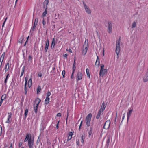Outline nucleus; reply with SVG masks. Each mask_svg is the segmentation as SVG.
I'll list each match as a JSON object with an SVG mask.
<instances>
[{
  "instance_id": "1",
  "label": "nucleus",
  "mask_w": 148,
  "mask_h": 148,
  "mask_svg": "<svg viewBox=\"0 0 148 148\" xmlns=\"http://www.w3.org/2000/svg\"><path fill=\"white\" fill-rule=\"evenodd\" d=\"M121 42L120 38L117 40L116 42V48L115 52L117 54V58H118L119 57V54L120 51V44Z\"/></svg>"
},
{
  "instance_id": "2",
  "label": "nucleus",
  "mask_w": 148,
  "mask_h": 148,
  "mask_svg": "<svg viewBox=\"0 0 148 148\" xmlns=\"http://www.w3.org/2000/svg\"><path fill=\"white\" fill-rule=\"evenodd\" d=\"M83 47L84 49L83 50L82 54L85 55L86 53L88 48V41L87 42H86V40L85 41Z\"/></svg>"
},
{
  "instance_id": "3",
  "label": "nucleus",
  "mask_w": 148,
  "mask_h": 148,
  "mask_svg": "<svg viewBox=\"0 0 148 148\" xmlns=\"http://www.w3.org/2000/svg\"><path fill=\"white\" fill-rule=\"evenodd\" d=\"M95 124L94 121H93L92 123V125L90 127V130L88 132V137L89 138H92L93 133V126L95 125Z\"/></svg>"
},
{
  "instance_id": "4",
  "label": "nucleus",
  "mask_w": 148,
  "mask_h": 148,
  "mask_svg": "<svg viewBox=\"0 0 148 148\" xmlns=\"http://www.w3.org/2000/svg\"><path fill=\"white\" fill-rule=\"evenodd\" d=\"M91 117V113H90L86 117V124L88 127H89L90 125Z\"/></svg>"
},
{
  "instance_id": "5",
  "label": "nucleus",
  "mask_w": 148,
  "mask_h": 148,
  "mask_svg": "<svg viewBox=\"0 0 148 148\" xmlns=\"http://www.w3.org/2000/svg\"><path fill=\"white\" fill-rule=\"evenodd\" d=\"M108 25L107 29V32L109 34L112 33V24L111 21H109L108 23Z\"/></svg>"
},
{
  "instance_id": "6",
  "label": "nucleus",
  "mask_w": 148,
  "mask_h": 148,
  "mask_svg": "<svg viewBox=\"0 0 148 148\" xmlns=\"http://www.w3.org/2000/svg\"><path fill=\"white\" fill-rule=\"evenodd\" d=\"M25 142H26L28 140V145L29 148H33L34 144V139H25Z\"/></svg>"
},
{
  "instance_id": "7",
  "label": "nucleus",
  "mask_w": 148,
  "mask_h": 148,
  "mask_svg": "<svg viewBox=\"0 0 148 148\" xmlns=\"http://www.w3.org/2000/svg\"><path fill=\"white\" fill-rule=\"evenodd\" d=\"M83 4L84 5L85 9L86 12L88 14H90L91 13V11L89 9V8L88 6H87L86 5L84 1H83Z\"/></svg>"
},
{
  "instance_id": "8",
  "label": "nucleus",
  "mask_w": 148,
  "mask_h": 148,
  "mask_svg": "<svg viewBox=\"0 0 148 148\" xmlns=\"http://www.w3.org/2000/svg\"><path fill=\"white\" fill-rule=\"evenodd\" d=\"M110 121H106L103 126V128L105 129H108L110 127Z\"/></svg>"
},
{
  "instance_id": "9",
  "label": "nucleus",
  "mask_w": 148,
  "mask_h": 148,
  "mask_svg": "<svg viewBox=\"0 0 148 148\" xmlns=\"http://www.w3.org/2000/svg\"><path fill=\"white\" fill-rule=\"evenodd\" d=\"M107 70L106 69H102V72L101 71V70H100L99 73V75L100 76H102V77H103V76L105 75H106L107 74Z\"/></svg>"
},
{
  "instance_id": "10",
  "label": "nucleus",
  "mask_w": 148,
  "mask_h": 148,
  "mask_svg": "<svg viewBox=\"0 0 148 148\" xmlns=\"http://www.w3.org/2000/svg\"><path fill=\"white\" fill-rule=\"evenodd\" d=\"M133 109H131L128 110V112H127V121H128L129 119L132 112Z\"/></svg>"
},
{
  "instance_id": "11",
  "label": "nucleus",
  "mask_w": 148,
  "mask_h": 148,
  "mask_svg": "<svg viewBox=\"0 0 148 148\" xmlns=\"http://www.w3.org/2000/svg\"><path fill=\"white\" fill-rule=\"evenodd\" d=\"M106 107V105L105 104L104 102H103L102 103L101 106V108L99 110L103 112L105 109Z\"/></svg>"
},
{
  "instance_id": "12",
  "label": "nucleus",
  "mask_w": 148,
  "mask_h": 148,
  "mask_svg": "<svg viewBox=\"0 0 148 148\" xmlns=\"http://www.w3.org/2000/svg\"><path fill=\"white\" fill-rule=\"evenodd\" d=\"M82 73L78 72L77 73L78 80H79L82 78Z\"/></svg>"
},
{
  "instance_id": "13",
  "label": "nucleus",
  "mask_w": 148,
  "mask_h": 148,
  "mask_svg": "<svg viewBox=\"0 0 148 148\" xmlns=\"http://www.w3.org/2000/svg\"><path fill=\"white\" fill-rule=\"evenodd\" d=\"M10 68V64L8 62L6 65L5 66V72H6Z\"/></svg>"
},
{
  "instance_id": "14",
  "label": "nucleus",
  "mask_w": 148,
  "mask_h": 148,
  "mask_svg": "<svg viewBox=\"0 0 148 148\" xmlns=\"http://www.w3.org/2000/svg\"><path fill=\"white\" fill-rule=\"evenodd\" d=\"M55 39L54 38H53L52 39V40L51 45V48L52 49H53L54 48L55 46Z\"/></svg>"
},
{
  "instance_id": "15",
  "label": "nucleus",
  "mask_w": 148,
  "mask_h": 148,
  "mask_svg": "<svg viewBox=\"0 0 148 148\" xmlns=\"http://www.w3.org/2000/svg\"><path fill=\"white\" fill-rule=\"evenodd\" d=\"M96 65L99 66L100 64V60L98 56H97V59L95 64Z\"/></svg>"
},
{
  "instance_id": "16",
  "label": "nucleus",
  "mask_w": 148,
  "mask_h": 148,
  "mask_svg": "<svg viewBox=\"0 0 148 148\" xmlns=\"http://www.w3.org/2000/svg\"><path fill=\"white\" fill-rule=\"evenodd\" d=\"M41 101V100L39 98H37L35 100V102L36 103V105H38L39 103Z\"/></svg>"
},
{
  "instance_id": "17",
  "label": "nucleus",
  "mask_w": 148,
  "mask_h": 148,
  "mask_svg": "<svg viewBox=\"0 0 148 148\" xmlns=\"http://www.w3.org/2000/svg\"><path fill=\"white\" fill-rule=\"evenodd\" d=\"M32 84V78H31L29 79L28 80V87L29 88H30Z\"/></svg>"
},
{
  "instance_id": "18",
  "label": "nucleus",
  "mask_w": 148,
  "mask_h": 148,
  "mask_svg": "<svg viewBox=\"0 0 148 148\" xmlns=\"http://www.w3.org/2000/svg\"><path fill=\"white\" fill-rule=\"evenodd\" d=\"M74 133L73 132H70L68 134V139H71L72 138V136Z\"/></svg>"
},
{
  "instance_id": "19",
  "label": "nucleus",
  "mask_w": 148,
  "mask_h": 148,
  "mask_svg": "<svg viewBox=\"0 0 148 148\" xmlns=\"http://www.w3.org/2000/svg\"><path fill=\"white\" fill-rule=\"evenodd\" d=\"M38 105H36L35 106V104H34V110L35 112L36 113H37L38 112Z\"/></svg>"
},
{
  "instance_id": "20",
  "label": "nucleus",
  "mask_w": 148,
  "mask_h": 148,
  "mask_svg": "<svg viewBox=\"0 0 148 148\" xmlns=\"http://www.w3.org/2000/svg\"><path fill=\"white\" fill-rule=\"evenodd\" d=\"M102 112V111H100V110H99V111L98 112L96 116V119H98L99 118V117L100 116L101 113Z\"/></svg>"
},
{
  "instance_id": "21",
  "label": "nucleus",
  "mask_w": 148,
  "mask_h": 148,
  "mask_svg": "<svg viewBox=\"0 0 148 148\" xmlns=\"http://www.w3.org/2000/svg\"><path fill=\"white\" fill-rule=\"evenodd\" d=\"M148 80V76L147 75H146L144 77L143 81L144 82H147Z\"/></svg>"
},
{
  "instance_id": "22",
  "label": "nucleus",
  "mask_w": 148,
  "mask_h": 148,
  "mask_svg": "<svg viewBox=\"0 0 148 148\" xmlns=\"http://www.w3.org/2000/svg\"><path fill=\"white\" fill-rule=\"evenodd\" d=\"M41 90V87L40 86H38L37 89V93L38 94L40 92Z\"/></svg>"
},
{
  "instance_id": "23",
  "label": "nucleus",
  "mask_w": 148,
  "mask_h": 148,
  "mask_svg": "<svg viewBox=\"0 0 148 148\" xmlns=\"http://www.w3.org/2000/svg\"><path fill=\"white\" fill-rule=\"evenodd\" d=\"M47 7H46V8H45V11L43 12V13L42 15V16L44 17L46 15L47 13Z\"/></svg>"
},
{
  "instance_id": "24",
  "label": "nucleus",
  "mask_w": 148,
  "mask_h": 148,
  "mask_svg": "<svg viewBox=\"0 0 148 148\" xmlns=\"http://www.w3.org/2000/svg\"><path fill=\"white\" fill-rule=\"evenodd\" d=\"M86 71L88 77H89V78H90V76L89 69L88 68H87L86 70Z\"/></svg>"
},
{
  "instance_id": "25",
  "label": "nucleus",
  "mask_w": 148,
  "mask_h": 148,
  "mask_svg": "<svg viewBox=\"0 0 148 148\" xmlns=\"http://www.w3.org/2000/svg\"><path fill=\"white\" fill-rule=\"evenodd\" d=\"M45 47L46 48H48L49 45V40L48 39L47 41L45 42Z\"/></svg>"
},
{
  "instance_id": "26",
  "label": "nucleus",
  "mask_w": 148,
  "mask_h": 148,
  "mask_svg": "<svg viewBox=\"0 0 148 148\" xmlns=\"http://www.w3.org/2000/svg\"><path fill=\"white\" fill-rule=\"evenodd\" d=\"M28 111V109H26L25 110V118H26L27 115V113Z\"/></svg>"
},
{
  "instance_id": "27",
  "label": "nucleus",
  "mask_w": 148,
  "mask_h": 148,
  "mask_svg": "<svg viewBox=\"0 0 148 148\" xmlns=\"http://www.w3.org/2000/svg\"><path fill=\"white\" fill-rule=\"evenodd\" d=\"M49 97H47L45 100V103L46 104H47L49 102Z\"/></svg>"
},
{
  "instance_id": "28",
  "label": "nucleus",
  "mask_w": 148,
  "mask_h": 148,
  "mask_svg": "<svg viewBox=\"0 0 148 148\" xmlns=\"http://www.w3.org/2000/svg\"><path fill=\"white\" fill-rule=\"evenodd\" d=\"M31 136L30 134H27L26 136L25 139H31Z\"/></svg>"
},
{
  "instance_id": "29",
  "label": "nucleus",
  "mask_w": 148,
  "mask_h": 148,
  "mask_svg": "<svg viewBox=\"0 0 148 148\" xmlns=\"http://www.w3.org/2000/svg\"><path fill=\"white\" fill-rule=\"evenodd\" d=\"M25 69V66H24L22 68V71L21 72V74L20 76V77H22L23 76V73H24Z\"/></svg>"
},
{
  "instance_id": "30",
  "label": "nucleus",
  "mask_w": 148,
  "mask_h": 148,
  "mask_svg": "<svg viewBox=\"0 0 148 148\" xmlns=\"http://www.w3.org/2000/svg\"><path fill=\"white\" fill-rule=\"evenodd\" d=\"M136 23L135 21L132 24V28H134L135 27H136Z\"/></svg>"
},
{
  "instance_id": "31",
  "label": "nucleus",
  "mask_w": 148,
  "mask_h": 148,
  "mask_svg": "<svg viewBox=\"0 0 148 148\" xmlns=\"http://www.w3.org/2000/svg\"><path fill=\"white\" fill-rule=\"evenodd\" d=\"M24 40V37L23 36L21 37L19 40V41L20 43H22L23 42Z\"/></svg>"
},
{
  "instance_id": "32",
  "label": "nucleus",
  "mask_w": 148,
  "mask_h": 148,
  "mask_svg": "<svg viewBox=\"0 0 148 148\" xmlns=\"http://www.w3.org/2000/svg\"><path fill=\"white\" fill-rule=\"evenodd\" d=\"M49 1L48 0H45L43 4L46 5V7H47V5L48 4Z\"/></svg>"
},
{
  "instance_id": "33",
  "label": "nucleus",
  "mask_w": 148,
  "mask_h": 148,
  "mask_svg": "<svg viewBox=\"0 0 148 148\" xmlns=\"http://www.w3.org/2000/svg\"><path fill=\"white\" fill-rule=\"evenodd\" d=\"M38 19L37 18H36L35 20V22L34 25H37L38 22Z\"/></svg>"
},
{
  "instance_id": "34",
  "label": "nucleus",
  "mask_w": 148,
  "mask_h": 148,
  "mask_svg": "<svg viewBox=\"0 0 148 148\" xmlns=\"http://www.w3.org/2000/svg\"><path fill=\"white\" fill-rule=\"evenodd\" d=\"M12 119H10L9 118H8L7 121H6V123H10L11 121H12Z\"/></svg>"
},
{
  "instance_id": "35",
  "label": "nucleus",
  "mask_w": 148,
  "mask_h": 148,
  "mask_svg": "<svg viewBox=\"0 0 148 148\" xmlns=\"http://www.w3.org/2000/svg\"><path fill=\"white\" fill-rule=\"evenodd\" d=\"M6 98V95L5 94H4L2 95V96L1 97V98H2V99H3L4 100Z\"/></svg>"
},
{
  "instance_id": "36",
  "label": "nucleus",
  "mask_w": 148,
  "mask_h": 148,
  "mask_svg": "<svg viewBox=\"0 0 148 148\" xmlns=\"http://www.w3.org/2000/svg\"><path fill=\"white\" fill-rule=\"evenodd\" d=\"M104 65L103 64H101V71L102 72V69H104Z\"/></svg>"
},
{
  "instance_id": "37",
  "label": "nucleus",
  "mask_w": 148,
  "mask_h": 148,
  "mask_svg": "<svg viewBox=\"0 0 148 148\" xmlns=\"http://www.w3.org/2000/svg\"><path fill=\"white\" fill-rule=\"evenodd\" d=\"M65 70H63L62 72V74L63 75V77L64 78L65 77Z\"/></svg>"
},
{
  "instance_id": "38",
  "label": "nucleus",
  "mask_w": 148,
  "mask_h": 148,
  "mask_svg": "<svg viewBox=\"0 0 148 148\" xmlns=\"http://www.w3.org/2000/svg\"><path fill=\"white\" fill-rule=\"evenodd\" d=\"M5 55V52H4V53H3L2 54V55L1 56V58H2V60H3H3L4 58Z\"/></svg>"
},
{
  "instance_id": "39",
  "label": "nucleus",
  "mask_w": 148,
  "mask_h": 148,
  "mask_svg": "<svg viewBox=\"0 0 148 148\" xmlns=\"http://www.w3.org/2000/svg\"><path fill=\"white\" fill-rule=\"evenodd\" d=\"M26 85H25V87H24V90L25 91V94H26L27 93V88L26 87Z\"/></svg>"
},
{
  "instance_id": "40",
  "label": "nucleus",
  "mask_w": 148,
  "mask_h": 148,
  "mask_svg": "<svg viewBox=\"0 0 148 148\" xmlns=\"http://www.w3.org/2000/svg\"><path fill=\"white\" fill-rule=\"evenodd\" d=\"M8 118H9L10 119H11L12 115V113L11 112L8 113Z\"/></svg>"
},
{
  "instance_id": "41",
  "label": "nucleus",
  "mask_w": 148,
  "mask_h": 148,
  "mask_svg": "<svg viewBox=\"0 0 148 148\" xmlns=\"http://www.w3.org/2000/svg\"><path fill=\"white\" fill-rule=\"evenodd\" d=\"M51 93L49 92L48 91L47 92V97H49L51 95Z\"/></svg>"
},
{
  "instance_id": "42",
  "label": "nucleus",
  "mask_w": 148,
  "mask_h": 148,
  "mask_svg": "<svg viewBox=\"0 0 148 148\" xmlns=\"http://www.w3.org/2000/svg\"><path fill=\"white\" fill-rule=\"evenodd\" d=\"M76 69V67L75 66V65H73V72H74V71Z\"/></svg>"
},
{
  "instance_id": "43",
  "label": "nucleus",
  "mask_w": 148,
  "mask_h": 148,
  "mask_svg": "<svg viewBox=\"0 0 148 148\" xmlns=\"http://www.w3.org/2000/svg\"><path fill=\"white\" fill-rule=\"evenodd\" d=\"M28 80V78H27V77H26L25 79V85H27V81Z\"/></svg>"
},
{
  "instance_id": "44",
  "label": "nucleus",
  "mask_w": 148,
  "mask_h": 148,
  "mask_svg": "<svg viewBox=\"0 0 148 148\" xmlns=\"http://www.w3.org/2000/svg\"><path fill=\"white\" fill-rule=\"evenodd\" d=\"M2 132V128L1 126H0V136L1 135Z\"/></svg>"
},
{
  "instance_id": "45",
  "label": "nucleus",
  "mask_w": 148,
  "mask_h": 148,
  "mask_svg": "<svg viewBox=\"0 0 148 148\" xmlns=\"http://www.w3.org/2000/svg\"><path fill=\"white\" fill-rule=\"evenodd\" d=\"M57 116L60 117L61 116V114L60 113H58L57 114Z\"/></svg>"
},
{
  "instance_id": "46",
  "label": "nucleus",
  "mask_w": 148,
  "mask_h": 148,
  "mask_svg": "<svg viewBox=\"0 0 148 148\" xmlns=\"http://www.w3.org/2000/svg\"><path fill=\"white\" fill-rule=\"evenodd\" d=\"M36 25H34L33 27V28H32V30L33 31H34V29L36 28Z\"/></svg>"
},
{
  "instance_id": "47",
  "label": "nucleus",
  "mask_w": 148,
  "mask_h": 148,
  "mask_svg": "<svg viewBox=\"0 0 148 148\" xmlns=\"http://www.w3.org/2000/svg\"><path fill=\"white\" fill-rule=\"evenodd\" d=\"M63 56L64 58H66L67 56V54H65Z\"/></svg>"
},
{
  "instance_id": "48",
  "label": "nucleus",
  "mask_w": 148,
  "mask_h": 148,
  "mask_svg": "<svg viewBox=\"0 0 148 148\" xmlns=\"http://www.w3.org/2000/svg\"><path fill=\"white\" fill-rule=\"evenodd\" d=\"M38 76L41 77L42 76V74L41 73H38Z\"/></svg>"
},
{
  "instance_id": "49",
  "label": "nucleus",
  "mask_w": 148,
  "mask_h": 148,
  "mask_svg": "<svg viewBox=\"0 0 148 148\" xmlns=\"http://www.w3.org/2000/svg\"><path fill=\"white\" fill-rule=\"evenodd\" d=\"M59 121H58L57 125H56V128L57 129H58L59 128V127H58V124H59Z\"/></svg>"
},
{
  "instance_id": "50",
  "label": "nucleus",
  "mask_w": 148,
  "mask_h": 148,
  "mask_svg": "<svg viewBox=\"0 0 148 148\" xmlns=\"http://www.w3.org/2000/svg\"><path fill=\"white\" fill-rule=\"evenodd\" d=\"M42 23H43V25L44 26L46 24V22L44 20H43Z\"/></svg>"
},
{
  "instance_id": "51",
  "label": "nucleus",
  "mask_w": 148,
  "mask_h": 148,
  "mask_svg": "<svg viewBox=\"0 0 148 148\" xmlns=\"http://www.w3.org/2000/svg\"><path fill=\"white\" fill-rule=\"evenodd\" d=\"M3 62V60H2L1 62H0V68H1V66L2 65Z\"/></svg>"
},
{
  "instance_id": "52",
  "label": "nucleus",
  "mask_w": 148,
  "mask_h": 148,
  "mask_svg": "<svg viewBox=\"0 0 148 148\" xmlns=\"http://www.w3.org/2000/svg\"><path fill=\"white\" fill-rule=\"evenodd\" d=\"M7 19V18H6V19H5V20L4 21V22L3 23V25H2V27H3V26H4V24L6 22V20Z\"/></svg>"
},
{
  "instance_id": "53",
  "label": "nucleus",
  "mask_w": 148,
  "mask_h": 148,
  "mask_svg": "<svg viewBox=\"0 0 148 148\" xmlns=\"http://www.w3.org/2000/svg\"><path fill=\"white\" fill-rule=\"evenodd\" d=\"M80 142H81V143L82 144L81 145H82V144H83V142H84L83 139H80Z\"/></svg>"
},
{
  "instance_id": "54",
  "label": "nucleus",
  "mask_w": 148,
  "mask_h": 148,
  "mask_svg": "<svg viewBox=\"0 0 148 148\" xmlns=\"http://www.w3.org/2000/svg\"><path fill=\"white\" fill-rule=\"evenodd\" d=\"M22 143L20 142L19 143V147H21L22 146Z\"/></svg>"
},
{
  "instance_id": "55",
  "label": "nucleus",
  "mask_w": 148,
  "mask_h": 148,
  "mask_svg": "<svg viewBox=\"0 0 148 148\" xmlns=\"http://www.w3.org/2000/svg\"><path fill=\"white\" fill-rule=\"evenodd\" d=\"M82 121H81V123H80V126H79V129L82 126Z\"/></svg>"
},
{
  "instance_id": "56",
  "label": "nucleus",
  "mask_w": 148,
  "mask_h": 148,
  "mask_svg": "<svg viewBox=\"0 0 148 148\" xmlns=\"http://www.w3.org/2000/svg\"><path fill=\"white\" fill-rule=\"evenodd\" d=\"M74 73V72H72V74L71 75V78H73V74Z\"/></svg>"
},
{
  "instance_id": "57",
  "label": "nucleus",
  "mask_w": 148,
  "mask_h": 148,
  "mask_svg": "<svg viewBox=\"0 0 148 148\" xmlns=\"http://www.w3.org/2000/svg\"><path fill=\"white\" fill-rule=\"evenodd\" d=\"M110 142V139H108L107 141V143L108 145L109 143Z\"/></svg>"
},
{
  "instance_id": "58",
  "label": "nucleus",
  "mask_w": 148,
  "mask_h": 148,
  "mask_svg": "<svg viewBox=\"0 0 148 148\" xmlns=\"http://www.w3.org/2000/svg\"><path fill=\"white\" fill-rule=\"evenodd\" d=\"M63 141H61V142H62V144H64L65 143V141H64V139H62Z\"/></svg>"
},
{
  "instance_id": "59",
  "label": "nucleus",
  "mask_w": 148,
  "mask_h": 148,
  "mask_svg": "<svg viewBox=\"0 0 148 148\" xmlns=\"http://www.w3.org/2000/svg\"><path fill=\"white\" fill-rule=\"evenodd\" d=\"M48 48H45V52H46L47 51V50H48Z\"/></svg>"
},
{
  "instance_id": "60",
  "label": "nucleus",
  "mask_w": 148,
  "mask_h": 148,
  "mask_svg": "<svg viewBox=\"0 0 148 148\" xmlns=\"http://www.w3.org/2000/svg\"><path fill=\"white\" fill-rule=\"evenodd\" d=\"M80 144V143H79V140H78V141H77V145H79Z\"/></svg>"
},
{
  "instance_id": "61",
  "label": "nucleus",
  "mask_w": 148,
  "mask_h": 148,
  "mask_svg": "<svg viewBox=\"0 0 148 148\" xmlns=\"http://www.w3.org/2000/svg\"><path fill=\"white\" fill-rule=\"evenodd\" d=\"M125 113H124L123 114V118H122L123 120L124 119V117H125Z\"/></svg>"
},
{
  "instance_id": "62",
  "label": "nucleus",
  "mask_w": 148,
  "mask_h": 148,
  "mask_svg": "<svg viewBox=\"0 0 148 148\" xmlns=\"http://www.w3.org/2000/svg\"><path fill=\"white\" fill-rule=\"evenodd\" d=\"M9 148H13L12 146V143H11L10 144V145L9 147Z\"/></svg>"
},
{
  "instance_id": "63",
  "label": "nucleus",
  "mask_w": 148,
  "mask_h": 148,
  "mask_svg": "<svg viewBox=\"0 0 148 148\" xmlns=\"http://www.w3.org/2000/svg\"><path fill=\"white\" fill-rule=\"evenodd\" d=\"M69 51L71 53H72V50L71 49H69Z\"/></svg>"
},
{
  "instance_id": "64",
  "label": "nucleus",
  "mask_w": 148,
  "mask_h": 148,
  "mask_svg": "<svg viewBox=\"0 0 148 148\" xmlns=\"http://www.w3.org/2000/svg\"><path fill=\"white\" fill-rule=\"evenodd\" d=\"M3 100H4L3 99H2V98H1V101H0V102H1V103H2L3 102Z\"/></svg>"
}]
</instances>
